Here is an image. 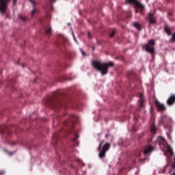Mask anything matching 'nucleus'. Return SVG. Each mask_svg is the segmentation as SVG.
Masks as SVG:
<instances>
[{
	"label": "nucleus",
	"mask_w": 175,
	"mask_h": 175,
	"mask_svg": "<svg viewBox=\"0 0 175 175\" xmlns=\"http://www.w3.org/2000/svg\"><path fill=\"white\" fill-rule=\"evenodd\" d=\"M5 152L8 154V155H13L14 154V152H9L8 150H4Z\"/></svg>",
	"instance_id": "obj_23"
},
{
	"label": "nucleus",
	"mask_w": 175,
	"mask_h": 175,
	"mask_svg": "<svg viewBox=\"0 0 175 175\" xmlns=\"http://www.w3.org/2000/svg\"><path fill=\"white\" fill-rule=\"evenodd\" d=\"M78 120H79V117H77L75 115H71L70 116L69 120H66L65 124L67 126H69L70 125H75V123Z\"/></svg>",
	"instance_id": "obj_8"
},
{
	"label": "nucleus",
	"mask_w": 175,
	"mask_h": 175,
	"mask_svg": "<svg viewBox=\"0 0 175 175\" xmlns=\"http://www.w3.org/2000/svg\"><path fill=\"white\" fill-rule=\"evenodd\" d=\"M175 104V94L171 95L167 100V105L168 106H173Z\"/></svg>",
	"instance_id": "obj_10"
},
{
	"label": "nucleus",
	"mask_w": 175,
	"mask_h": 175,
	"mask_svg": "<svg viewBox=\"0 0 175 175\" xmlns=\"http://www.w3.org/2000/svg\"><path fill=\"white\" fill-rule=\"evenodd\" d=\"M164 31L165 32L167 33V34L168 35H172V29H170V27L167 26V25H165L164 27Z\"/></svg>",
	"instance_id": "obj_17"
},
{
	"label": "nucleus",
	"mask_w": 175,
	"mask_h": 175,
	"mask_svg": "<svg viewBox=\"0 0 175 175\" xmlns=\"http://www.w3.org/2000/svg\"><path fill=\"white\" fill-rule=\"evenodd\" d=\"M127 2H128V3H130V5L131 3H133L134 5H135V6H137V9L139 10L141 14H143V12H144V10L146 9V7L144 6V5H143L142 3L139 2V1H137V0H127Z\"/></svg>",
	"instance_id": "obj_5"
},
{
	"label": "nucleus",
	"mask_w": 175,
	"mask_h": 175,
	"mask_svg": "<svg viewBox=\"0 0 175 175\" xmlns=\"http://www.w3.org/2000/svg\"><path fill=\"white\" fill-rule=\"evenodd\" d=\"M49 1L51 2V3H55V0H49Z\"/></svg>",
	"instance_id": "obj_30"
},
{
	"label": "nucleus",
	"mask_w": 175,
	"mask_h": 175,
	"mask_svg": "<svg viewBox=\"0 0 175 175\" xmlns=\"http://www.w3.org/2000/svg\"><path fill=\"white\" fill-rule=\"evenodd\" d=\"M139 107H143L144 104V96H143L142 93L139 94Z\"/></svg>",
	"instance_id": "obj_14"
},
{
	"label": "nucleus",
	"mask_w": 175,
	"mask_h": 175,
	"mask_svg": "<svg viewBox=\"0 0 175 175\" xmlns=\"http://www.w3.org/2000/svg\"><path fill=\"white\" fill-rule=\"evenodd\" d=\"M105 140H103L100 142L99 146L98 147V157L100 159L105 158L106 157V152L110 150V143H105Z\"/></svg>",
	"instance_id": "obj_3"
},
{
	"label": "nucleus",
	"mask_w": 175,
	"mask_h": 175,
	"mask_svg": "<svg viewBox=\"0 0 175 175\" xmlns=\"http://www.w3.org/2000/svg\"><path fill=\"white\" fill-rule=\"evenodd\" d=\"M155 105L157 106V109H159V110H160V111H165V110H166V107L165 106V105L159 103L158 101V100H157L155 102Z\"/></svg>",
	"instance_id": "obj_11"
},
{
	"label": "nucleus",
	"mask_w": 175,
	"mask_h": 175,
	"mask_svg": "<svg viewBox=\"0 0 175 175\" xmlns=\"http://www.w3.org/2000/svg\"><path fill=\"white\" fill-rule=\"evenodd\" d=\"M79 137V135L76 134L75 137L72 139V142H76Z\"/></svg>",
	"instance_id": "obj_27"
},
{
	"label": "nucleus",
	"mask_w": 175,
	"mask_h": 175,
	"mask_svg": "<svg viewBox=\"0 0 175 175\" xmlns=\"http://www.w3.org/2000/svg\"><path fill=\"white\" fill-rule=\"evenodd\" d=\"M152 151H154V148L151 145H148L144 150V155H147L150 152H152Z\"/></svg>",
	"instance_id": "obj_13"
},
{
	"label": "nucleus",
	"mask_w": 175,
	"mask_h": 175,
	"mask_svg": "<svg viewBox=\"0 0 175 175\" xmlns=\"http://www.w3.org/2000/svg\"><path fill=\"white\" fill-rule=\"evenodd\" d=\"M10 0H0V13L5 14L8 10V5Z\"/></svg>",
	"instance_id": "obj_6"
},
{
	"label": "nucleus",
	"mask_w": 175,
	"mask_h": 175,
	"mask_svg": "<svg viewBox=\"0 0 175 175\" xmlns=\"http://www.w3.org/2000/svg\"><path fill=\"white\" fill-rule=\"evenodd\" d=\"M80 51H81L82 55H83V57H85V55H87V54H86L85 52L83 50V49H80Z\"/></svg>",
	"instance_id": "obj_26"
},
{
	"label": "nucleus",
	"mask_w": 175,
	"mask_h": 175,
	"mask_svg": "<svg viewBox=\"0 0 175 175\" xmlns=\"http://www.w3.org/2000/svg\"><path fill=\"white\" fill-rule=\"evenodd\" d=\"M146 20H148L150 24H157V18L152 12H150L148 14V18H146Z\"/></svg>",
	"instance_id": "obj_9"
},
{
	"label": "nucleus",
	"mask_w": 175,
	"mask_h": 175,
	"mask_svg": "<svg viewBox=\"0 0 175 175\" xmlns=\"http://www.w3.org/2000/svg\"><path fill=\"white\" fill-rule=\"evenodd\" d=\"M29 2L33 6V10L31 11V17H34L35 13H38V9H36V3L33 1V0H29Z\"/></svg>",
	"instance_id": "obj_12"
},
{
	"label": "nucleus",
	"mask_w": 175,
	"mask_h": 175,
	"mask_svg": "<svg viewBox=\"0 0 175 175\" xmlns=\"http://www.w3.org/2000/svg\"><path fill=\"white\" fill-rule=\"evenodd\" d=\"M170 40H171V42H175V32L172 34Z\"/></svg>",
	"instance_id": "obj_25"
},
{
	"label": "nucleus",
	"mask_w": 175,
	"mask_h": 175,
	"mask_svg": "<svg viewBox=\"0 0 175 175\" xmlns=\"http://www.w3.org/2000/svg\"><path fill=\"white\" fill-rule=\"evenodd\" d=\"M0 133H6V131L5 130V127H0Z\"/></svg>",
	"instance_id": "obj_22"
},
{
	"label": "nucleus",
	"mask_w": 175,
	"mask_h": 175,
	"mask_svg": "<svg viewBox=\"0 0 175 175\" xmlns=\"http://www.w3.org/2000/svg\"><path fill=\"white\" fill-rule=\"evenodd\" d=\"M82 166H85V164H84V163H81Z\"/></svg>",
	"instance_id": "obj_36"
},
{
	"label": "nucleus",
	"mask_w": 175,
	"mask_h": 175,
	"mask_svg": "<svg viewBox=\"0 0 175 175\" xmlns=\"http://www.w3.org/2000/svg\"><path fill=\"white\" fill-rule=\"evenodd\" d=\"M155 40L151 39L148 41V44H146L142 46V49L146 51L147 53H150V54H155Z\"/></svg>",
	"instance_id": "obj_4"
},
{
	"label": "nucleus",
	"mask_w": 175,
	"mask_h": 175,
	"mask_svg": "<svg viewBox=\"0 0 175 175\" xmlns=\"http://www.w3.org/2000/svg\"><path fill=\"white\" fill-rule=\"evenodd\" d=\"M45 33H46V35H47L48 36H50V35H51V26H50L49 25H48L45 27Z\"/></svg>",
	"instance_id": "obj_15"
},
{
	"label": "nucleus",
	"mask_w": 175,
	"mask_h": 175,
	"mask_svg": "<svg viewBox=\"0 0 175 175\" xmlns=\"http://www.w3.org/2000/svg\"><path fill=\"white\" fill-rule=\"evenodd\" d=\"M151 140H152V137H151V139H150V141H148V143H150V142H151Z\"/></svg>",
	"instance_id": "obj_37"
},
{
	"label": "nucleus",
	"mask_w": 175,
	"mask_h": 175,
	"mask_svg": "<svg viewBox=\"0 0 175 175\" xmlns=\"http://www.w3.org/2000/svg\"><path fill=\"white\" fill-rule=\"evenodd\" d=\"M133 25L138 31H142V25H140V23L135 22L133 23Z\"/></svg>",
	"instance_id": "obj_18"
},
{
	"label": "nucleus",
	"mask_w": 175,
	"mask_h": 175,
	"mask_svg": "<svg viewBox=\"0 0 175 175\" xmlns=\"http://www.w3.org/2000/svg\"><path fill=\"white\" fill-rule=\"evenodd\" d=\"M107 137H109V134L105 135V139H107Z\"/></svg>",
	"instance_id": "obj_34"
},
{
	"label": "nucleus",
	"mask_w": 175,
	"mask_h": 175,
	"mask_svg": "<svg viewBox=\"0 0 175 175\" xmlns=\"http://www.w3.org/2000/svg\"><path fill=\"white\" fill-rule=\"evenodd\" d=\"M12 5L13 6H16L17 5V0H13Z\"/></svg>",
	"instance_id": "obj_28"
},
{
	"label": "nucleus",
	"mask_w": 175,
	"mask_h": 175,
	"mask_svg": "<svg viewBox=\"0 0 175 175\" xmlns=\"http://www.w3.org/2000/svg\"><path fill=\"white\" fill-rule=\"evenodd\" d=\"M92 65L94 69L100 72L102 76H106V75L109 73V68L114 66V63L112 62L103 63L98 60H93Z\"/></svg>",
	"instance_id": "obj_2"
},
{
	"label": "nucleus",
	"mask_w": 175,
	"mask_h": 175,
	"mask_svg": "<svg viewBox=\"0 0 175 175\" xmlns=\"http://www.w3.org/2000/svg\"><path fill=\"white\" fill-rule=\"evenodd\" d=\"M64 95L61 91L54 92L53 96L46 98L45 104L51 106L53 109H59L60 107H66V103L62 99Z\"/></svg>",
	"instance_id": "obj_1"
},
{
	"label": "nucleus",
	"mask_w": 175,
	"mask_h": 175,
	"mask_svg": "<svg viewBox=\"0 0 175 175\" xmlns=\"http://www.w3.org/2000/svg\"><path fill=\"white\" fill-rule=\"evenodd\" d=\"M88 38H91V33L90 32L88 33Z\"/></svg>",
	"instance_id": "obj_32"
},
{
	"label": "nucleus",
	"mask_w": 175,
	"mask_h": 175,
	"mask_svg": "<svg viewBox=\"0 0 175 175\" xmlns=\"http://www.w3.org/2000/svg\"><path fill=\"white\" fill-rule=\"evenodd\" d=\"M53 140H54L55 142H57L58 140V135H57V133H55L53 135Z\"/></svg>",
	"instance_id": "obj_21"
},
{
	"label": "nucleus",
	"mask_w": 175,
	"mask_h": 175,
	"mask_svg": "<svg viewBox=\"0 0 175 175\" xmlns=\"http://www.w3.org/2000/svg\"><path fill=\"white\" fill-rule=\"evenodd\" d=\"M114 35H116V30H113L111 33H110L109 37L113 38V36H114Z\"/></svg>",
	"instance_id": "obj_24"
},
{
	"label": "nucleus",
	"mask_w": 175,
	"mask_h": 175,
	"mask_svg": "<svg viewBox=\"0 0 175 175\" xmlns=\"http://www.w3.org/2000/svg\"><path fill=\"white\" fill-rule=\"evenodd\" d=\"M135 13H139V9L135 8Z\"/></svg>",
	"instance_id": "obj_31"
},
{
	"label": "nucleus",
	"mask_w": 175,
	"mask_h": 175,
	"mask_svg": "<svg viewBox=\"0 0 175 175\" xmlns=\"http://www.w3.org/2000/svg\"><path fill=\"white\" fill-rule=\"evenodd\" d=\"M150 131L152 133H155L157 132V127H155V124H152L150 127Z\"/></svg>",
	"instance_id": "obj_19"
},
{
	"label": "nucleus",
	"mask_w": 175,
	"mask_h": 175,
	"mask_svg": "<svg viewBox=\"0 0 175 175\" xmlns=\"http://www.w3.org/2000/svg\"><path fill=\"white\" fill-rule=\"evenodd\" d=\"M12 146H16V143L14 142H12Z\"/></svg>",
	"instance_id": "obj_33"
},
{
	"label": "nucleus",
	"mask_w": 175,
	"mask_h": 175,
	"mask_svg": "<svg viewBox=\"0 0 175 175\" xmlns=\"http://www.w3.org/2000/svg\"><path fill=\"white\" fill-rule=\"evenodd\" d=\"M170 122H172V118L167 117L166 115L162 116L159 121V124H163L164 128H167Z\"/></svg>",
	"instance_id": "obj_7"
},
{
	"label": "nucleus",
	"mask_w": 175,
	"mask_h": 175,
	"mask_svg": "<svg viewBox=\"0 0 175 175\" xmlns=\"http://www.w3.org/2000/svg\"><path fill=\"white\" fill-rule=\"evenodd\" d=\"M167 152L169 153V154H170L171 155H174V152H173V149L172 148V147H170V146H168L167 148Z\"/></svg>",
	"instance_id": "obj_20"
},
{
	"label": "nucleus",
	"mask_w": 175,
	"mask_h": 175,
	"mask_svg": "<svg viewBox=\"0 0 175 175\" xmlns=\"http://www.w3.org/2000/svg\"><path fill=\"white\" fill-rule=\"evenodd\" d=\"M168 137H170V135H168Z\"/></svg>",
	"instance_id": "obj_38"
},
{
	"label": "nucleus",
	"mask_w": 175,
	"mask_h": 175,
	"mask_svg": "<svg viewBox=\"0 0 175 175\" xmlns=\"http://www.w3.org/2000/svg\"><path fill=\"white\" fill-rule=\"evenodd\" d=\"M20 20H21V21H23V23H27V21H29L28 18L25 16V15H20L19 16Z\"/></svg>",
	"instance_id": "obj_16"
},
{
	"label": "nucleus",
	"mask_w": 175,
	"mask_h": 175,
	"mask_svg": "<svg viewBox=\"0 0 175 175\" xmlns=\"http://www.w3.org/2000/svg\"><path fill=\"white\" fill-rule=\"evenodd\" d=\"M0 175H5V171L4 170H0Z\"/></svg>",
	"instance_id": "obj_29"
},
{
	"label": "nucleus",
	"mask_w": 175,
	"mask_h": 175,
	"mask_svg": "<svg viewBox=\"0 0 175 175\" xmlns=\"http://www.w3.org/2000/svg\"><path fill=\"white\" fill-rule=\"evenodd\" d=\"M74 38V40H75V42L77 43V41L76 40V37H75V36H73Z\"/></svg>",
	"instance_id": "obj_35"
}]
</instances>
